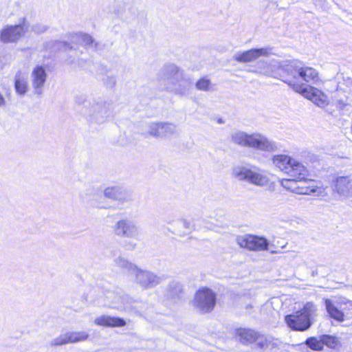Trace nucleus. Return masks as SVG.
I'll list each match as a JSON object with an SVG mask.
<instances>
[{
  "label": "nucleus",
  "mask_w": 352,
  "mask_h": 352,
  "mask_svg": "<svg viewBox=\"0 0 352 352\" xmlns=\"http://www.w3.org/2000/svg\"><path fill=\"white\" fill-rule=\"evenodd\" d=\"M278 68L281 72V80L287 83L294 91L300 94L319 107L324 108L329 104V98L324 92L302 82H318L319 76L316 69L304 66L298 60H286L278 63Z\"/></svg>",
  "instance_id": "f257e3e1"
},
{
  "label": "nucleus",
  "mask_w": 352,
  "mask_h": 352,
  "mask_svg": "<svg viewBox=\"0 0 352 352\" xmlns=\"http://www.w3.org/2000/svg\"><path fill=\"white\" fill-rule=\"evenodd\" d=\"M272 162L276 167L293 177L281 181L285 188L299 195L324 196L326 194L323 188L316 185L315 181L306 180L308 170L299 161L287 155L280 154L274 155Z\"/></svg>",
  "instance_id": "f03ea898"
},
{
  "label": "nucleus",
  "mask_w": 352,
  "mask_h": 352,
  "mask_svg": "<svg viewBox=\"0 0 352 352\" xmlns=\"http://www.w3.org/2000/svg\"><path fill=\"white\" fill-rule=\"evenodd\" d=\"M230 142L237 146L252 148L257 151L272 152L277 149L276 143L259 133H248L243 131H233Z\"/></svg>",
  "instance_id": "7ed1b4c3"
},
{
  "label": "nucleus",
  "mask_w": 352,
  "mask_h": 352,
  "mask_svg": "<svg viewBox=\"0 0 352 352\" xmlns=\"http://www.w3.org/2000/svg\"><path fill=\"white\" fill-rule=\"evenodd\" d=\"M113 112V102L103 98H94L89 101V107H85L82 114L91 125H100L107 122Z\"/></svg>",
  "instance_id": "20e7f679"
},
{
  "label": "nucleus",
  "mask_w": 352,
  "mask_h": 352,
  "mask_svg": "<svg viewBox=\"0 0 352 352\" xmlns=\"http://www.w3.org/2000/svg\"><path fill=\"white\" fill-rule=\"evenodd\" d=\"M324 305L329 318L342 322L352 320V300L340 296L333 298H324Z\"/></svg>",
  "instance_id": "39448f33"
},
{
  "label": "nucleus",
  "mask_w": 352,
  "mask_h": 352,
  "mask_svg": "<svg viewBox=\"0 0 352 352\" xmlns=\"http://www.w3.org/2000/svg\"><path fill=\"white\" fill-rule=\"evenodd\" d=\"M316 310V308L314 303L307 302L300 310L287 315L285 318V322L294 331H306L312 324L311 318Z\"/></svg>",
  "instance_id": "423d86ee"
},
{
  "label": "nucleus",
  "mask_w": 352,
  "mask_h": 352,
  "mask_svg": "<svg viewBox=\"0 0 352 352\" xmlns=\"http://www.w3.org/2000/svg\"><path fill=\"white\" fill-rule=\"evenodd\" d=\"M192 82L190 78L185 76L183 70L177 72L162 85L163 89L168 92L181 96H188L190 94Z\"/></svg>",
  "instance_id": "0eeeda50"
},
{
  "label": "nucleus",
  "mask_w": 352,
  "mask_h": 352,
  "mask_svg": "<svg viewBox=\"0 0 352 352\" xmlns=\"http://www.w3.org/2000/svg\"><path fill=\"white\" fill-rule=\"evenodd\" d=\"M256 170L255 166L250 168L246 166H236L233 168L232 175L239 181H245L259 186L266 185L268 182L267 177L259 173Z\"/></svg>",
  "instance_id": "6e6552de"
},
{
  "label": "nucleus",
  "mask_w": 352,
  "mask_h": 352,
  "mask_svg": "<svg viewBox=\"0 0 352 352\" xmlns=\"http://www.w3.org/2000/svg\"><path fill=\"white\" fill-rule=\"evenodd\" d=\"M112 229L115 235L122 238L138 239L141 234L139 226L134 220L129 218L117 221Z\"/></svg>",
  "instance_id": "1a4fd4ad"
},
{
  "label": "nucleus",
  "mask_w": 352,
  "mask_h": 352,
  "mask_svg": "<svg viewBox=\"0 0 352 352\" xmlns=\"http://www.w3.org/2000/svg\"><path fill=\"white\" fill-rule=\"evenodd\" d=\"M134 281L144 289H153L164 280V276H159L153 272L138 268L132 274Z\"/></svg>",
  "instance_id": "9d476101"
},
{
  "label": "nucleus",
  "mask_w": 352,
  "mask_h": 352,
  "mask_svg": "<svg viewBox=\"0 0 352 352\" xmlns=\"http://www.w3.org/2000/svg\"><path fill=\"white\" fill-rule=\"evenodd\" d=\"M216 304V295L208 288L199 290L195 296V306L203 314L210 312Z\"/></svg>",
  "instance_id": "9b49d317"
},
{
  "label": "nucleus",
  "mask_w": 352,
  "mask_h": 352,
  "mask_svg": "<svg viewBox=\"0 0 352 352\" xmlns=\"http://www.w3.org/2000/svg\"><path fill=\"white\" fill-rule=\"evenodd\" d=\"M148 133L154 138H171L177 133V126L169 122H151L147 126Z\"/></svg>",
  "instance_id": "f8f14e48"
},
{
  "label": "nucleus",
  "mask_w": 352,
  "mask_h": 352,
  "mask_svg": "<svg viewBox=\"0 0 352 352\" xmlns=\"http://www.w3.org/2000/svg\"><path fill=\"white\" fill-rule=\"evenodd\" d=\"M25 19L18 25H6L0 30V41L3 43H15L24 34Z\"/></svg>",
  "instance_id": "ddd939ff"
},
{
  "label": "nucleus",
  "mask_w": 352,
  "mask_h": 352,
  "mask_svg": "<svg viewBox=\"0 0 352 352\" xmlns=\"http://www.w3.org/2000/svg\"><path fill=\"white\" fill-rule=\"evenodd\" d=\"M237 244L244 248L252 251L265 250L268 248V241L263 237L254 235L239 236L236 238Z\"/></svg>",
  "instance_id": "4468645a"
},
{
  "label": "nucleus",
  "mask_w": 352,
  "mask_h": 352,
  "mask_svg": "<svg viewBox=\"0 0 352 352\" xmlns=\"http://www.w3.org/2000/svg\"><path fill=\"white\" fill-rule=\"evenodd\" d=\"M270 47L253 48L244 52H239L234 56V59L241 63H247L257 60L261 56L272 54Z\"/></svg>",
  "instance_id": "2eb2a0df"
},
{
  "label": "nucleus",
  "mask_w": 352,
  "mask_h": 352,
  "mask_svg": "<svg viewBox=\"0 0 352 352\" xmlns=\"http://www.w3.org/2000/svg\"><path fill=\"white\" fill-rule=\"evenodd\" d=\"M89 333L87 331H68L60 334L51 342L52 346H61L69 343H75L87 340Z\"/></svg>",
  "instance_id": "dca6fc26"
},
{
  "label": "nucleus",
  "mask_w": 352,
  "mask_h": 352,
  "mask_svg": "<svg viewBox=\"0 0 352 352\" xmlns=\"http://www.w3.org/2000/svg\"><path fill=\"white\" fill-rule=\"evenodd\" d=\"M333 190L340 197H352V174L338 176L333 180Z\"/></svg>",
  "instance_id": "f3484780"
},
{
  "label": "nucleus",
  "mask_w": 352,
  "mask_h": 352,
  "mask_svg": "<svg viewBox=\"0 0 352 352\" xmlns=\"http://www.w3.org/2000/svg\"><path fill=\"white\" fill-rule=\"evenodd\" d=\"M184 286L183 283L178 280H170L164 292V298L173 302H180L184 296Z\"/></svg>",
  "instance_id": "a211bd4d"
},
{
  "label": "nucleus",
  "mask_w": 352,
  "mask_h": 352,
  "mask_svg": "<svg viewBox=\"0 0 352 352\" xmlns=\"http://www.w3.org/2000/svg\"><path fill=\"white\" fill-rule=\"evenodd\" d=\"M104 195L107 198L118 201L122 204L133 200L132 193L120 186L107 187L104 190Z\"/></svg>",
  "instance_id": "6ab92c4d"
},
{
  "label": "nucleus",
  "mask_w": 352,
  "mask_h": 352,
  "mask_svg": "<svg viewBox=\"0 0 352 352\" xmlns=\"http://www.w3.org/2000/svg\"><path fill=\"white\" fill-rule=\"evenodd\" d=\"M47 76L46 69L43 66L37 65L33 69L31 74V81L35 94L41 96L43 94Z\"/></svg>",
  "instance_id": "aec40b11"
},
{
  "label": "nucleus",
  "mask_w": 352,
  "mask_h": 352,
  "mask_svg": "<svg viewBox=\"0 0 352 352\" xmlns=\"http://www.w3.org/2000/svg\"><path fill=\"white\" fill-rule=\"evenodd\" d=\"M181 69L176 65L173 63L165 64L158 72L157 74V80L162 85L168 79L174 77L175 74L179 72Z\"/></svg>",
  "instance_id": "412c9836"
},
{
  "label": "nucleus",
  "mask_w": 352,
  "mask_h": 352,
  "mask_svg": "<svg viewBox=\"0 0 352 352\" xmlns=\"http://www.w3.org/2000/svg\"><path fill=\"white\" fill-rule=\"evenodd\" d=\"M94 322L97 325L109 327H122L126 324V321L122 318L105 315L97 317Z\"/></svg>",
  "instance_id": "4be33fe9"
},
{
  "label": "nucleus",
  "mask_w": 352,
  "mask_h": 352,
  "mask_svg": "<svg viewBox=\"0 0 352 352\" xmlns=\"http://www.w3.org/2000/svg\"><path fill=\"white\" fill-rule=\"evenodd\" d=\"M237 335L241 343L248 344L254 342L257 332L250 329H239L237 330Z\"/></svg>",
  "instance_id": "5701e85b"
},
{
  "label": "nucleus",
  "mask_w": 352,
  "mask_h": 352,
  "mask_svg": "<svg viewBox=\"0 0 352 352\" xmlns=\"http://www.w3.org/2000/svg\"><path fill=\"white\" fill-rule=\"evenodd\" d=\"M14 88L16 92L21 96L25 95L28 90V81L25 78L21 76L20 72L15 75Z\"/></svg>",
  "instance_id": "b1692460"
},
{
  "label": "nucleus",
  "mask_w": 352,
  "mask_h": 352,
  "mask_svg": "<svg viewBox=\"0 0 352 352\" xmlns=\"http://www.w3.org/2000/svg\"><path fill=\"white\" fill-rule=\"evenodd\" d=\"M305 344L314 351H321L323 349V342L321 336L317 338L316 337H310L305 340Z\"/></svg>",
  "instance_id": "393cba45"
},
{
  "label": "nucleus",
  "mask_w": 352,
  "mask_h": 352,
  "mask_svg": "<svg viewBox=\"0 0 352 352\" xmlns=\"http://www.w3.org/2000/svg\"><path fill=\"white\" fill-rule=\"evenodd\" d=\"M76 37L78 38V41L85 47H92L94 39L88 34L78 33L76 34Z\"/></svg>",
  "instance_id": "a878e982"
},
{
  "label": "nucleus",
  "mask_w": 352,
  "mask_h": 352,
  "mask_svg": "<svg viewBox=\"0 0 352 352\" xmlns=\"http://www.w3.org/2000/svg\"><path fill=\"white\" fill-rule=\"evenodd\" d=\"M197 89L203 91H210L212 89V83L206 77H203L195 83Z\"/></svg>",
  "instance_id": "bb28decb"
},
{
  "label": "nucleus",
  "mask_w": 352,
  "mask_h": 352,
  "mask_svg": "<svg viewBox=\"0 0 352 352\" xmlns=\"http://www.w3.org/2000/svg\"><path fill=\"white\" fill-rule=\"evenodd\" d=\"M115 263L119 267L126 269L129 271V272L131 273V274H133V273L134 272L135 270L137 267L136 265L129 263L127 260L121 256L117 258L115 260Z\"/></svg>",
  "instance_id": "cd10ccee"
},
{
  "label": "nucleus",
  "mask_w": 352,
  "mask_h": 352,
  "mask_svg": "<svg viewBox=\"0 0 352 352\" xmlns=\"http://www.w3.org/2000/svg\"><path fill=\"white\" fill-rule=\"evenodd\" d=\"M321 338L323 342V346L326 345L330 348L334 349L338 345V338L335 336L330 335H322Z\"/></svg>",
  "instance_id": "c85d7f7f"
},
{
  "label": "nucleus",
  "mask_w": 352,
  "mask_h": 352,
  "mask_svg": "<svg viewBox=\"0 0 352 352\" xmlns=\"http://www.w3.org/2000/svg\"><path fill=\"white\" fill-rule=\"evenodd\" d=\"M282 342L272 336H267L266 339V349H278L281 346Z\"/></svg>",
  "instance_id": "c756f323"
},
{
  "label": "nucleus",
  "mask_w": 352,
  "mask_h": 352,
  "mask_svg": "<svg viewBox=\"0 0 352 352\" xmlns=\"http://www.w3.org/2000/svg\"><path fill=\"white\" fill-rule=\"evenodd\" d=\"M116 77L113 75L107 76L103 79V82L104 85L109 89L113 88L116 85Z\"/></svg>",
  "instance_id": "7c9ffc66"
},
{
  "label": "nucleus",
  "mask_w": 352,
  "mask_h": 352,
  "mask_svg": "<svg viewBox=\"0 0 352 352\" xmlns=\"http://www.w3.org/2000/svg\"><path fill=\"white\" fill-rule=\"evenodd\" d=\"M266 339L267 336L260 335L257 333L256 339H255L254 342L256 343L258 348L266 349Z\"/></svg>",
  "instance_id": "2f4dec72"
},
{
  "label": "nucleus",
  "mask_w": 352,
  "mask_h": 352,
  "mask_svg": "<svg viewBox=\"0 0 352 352\" xmlns=\"http://www.w3.org/2000/svg\"><path fill=\"white\" fill-rule=\"evenodd\" d=\"M75 102L78 105H84V109L85 107H89V102H87V98L85 95H78L75 98ZM85 109H83L84 111Z\"/></svg>",
  "instance_id": "473e14b6"
},
{
  "label": "nucleus",
  "mask_w": 352,
  "mask_h": 352,
  "mask_svg": "<svg viewBox=\"0 0 352 352\" xmlns=\"http://www.w3.org/2000/svg\"><path fill=\"white\" fill-rule=\"evenodd\" d=\"M32 31L36 34H41L47 30V27L43 24H35L32 26Z\"/></svg>",
  "instance_id": "72a5a7b5"
},
{
  "label": "nucleus",
  "mask_w": 352,
  "mask_h": 352,
  "mask_svg": "<svg viewBox=\"0 0 352 352\" xmlns=\"http://www.w3.org/2000/svg\"><path fill=\"white\" fill-rule=\"evenodd\" d=\"M180 223L182 226L186 229L187 231H191L194 229V226L191 224V223L186 219L180 220Z\"/></svg>",
  "instance_id": "f704fd0d"
},
{
  "label": "nucleus",
  "mask_w": 352,
  "mask_h": 352,
  "mask_svg": "<svg viewBox=\"0 0 352 352\" xmlns=\"http://www.w3.org/2000/svg\"><path fill=\"white\" fill-rule=\"evenodd\" d=\"M104 47H105L104 44L94 41L91 47H94V50L96 52H100L104 50Z\"/></svg>",
  "instance_id": "c9c22d12"
},
{
  "label": "nucleus",
  "mask_w": 352,
  "mask_h": 352,
  "mask_svg": "<svg viewBox=\"0 0 352 352\" xmlns=\"http://www.w3.org/2000/svg\"><path fill=\"white\" fill-rule=\"evenodd\" d=\"M116 14L122 18V19H127L129 17V16L128 15V14L126 12V11H124V12L120 11V10H118L116 12Z\"/></svg>",
  "instance_id": "e433bc0d"
},
{
  "label": "nucleus",
  "mask_w": 352,
  "mask_h": 352,
  "mask_svg": "<svg viewBox=\"0 0 352 352\" xmlns=\"http://www.w3.org/2000/svg\"><path fill=\"white\" fill-rule=\"evenodd\" d=\"M6 104V100L1 93H0V107H3Z\"/></svg>",
  "instance_id": "4c0bfd02"
},
{
  "label": "nucleus",
  "mask_w": 352,
  "mask_h": 352,
  "mask_svg": "<svg viewBox=\"0 0 352 352\" xmlns=\"http://www.w3.org/2000/svg\"><path fill=\"white\" fill-rule=\"evenodd\" d=\"M132 10H133L131 11V12H132L133 15H135L136 14V11H137L136 9L133 8Z\"/></svg>",
  "instance_id": "58836bf2"
},
{
  "label": "nucleus",
  "mask_w": 352,
  "mask_h": 352,
  "mask_svg": "<svg viewBox=\"0 0 352 352\" xmlns=\"http://www.w3.org/2000/svg\"><path fill=\"white\" fill-rule=\"evenodd\" d=\"M64 44H65L66 46H67V47H68V48H69V50H72V48H73V47H72V46H70L69 44H67V43H64Z\"/></svg>",
  "instance_id": "ea45409f"
},
{
  "label": "nucleus",
  "mask_w": 352,
  "mask_h": 352,
  "mask_svg": "<svg viewBox=\"0 0 352 352\" xmlns=\"http://www.w3.org/2000/svg\"><path fill=\"white\" fill-rule=\"evenodd\" d=\"M218 122L220 123V124H222V123H223V121L222 120L221 118H220V119L218 120Z\"/></svg>",
  "instance_id": "a19ab883"
},
{
  "label": "nucleus",
  "mask_w": 352,
  "mask_h": 352,
  "mask_svg": "<svg viewBox=\"0 0 352 352\" xmlns=\"http://www.w3.org/2000/svg\"><path fill=\"white\" fill-rule=\"evenodd\" d=\"M252 306L251 305H249L247 306L246 308L248 309V308H252Z\"/></svg>",
  "instance_id": "79ce46f5"
}]
</instances>
